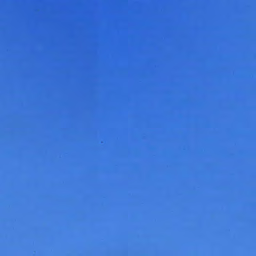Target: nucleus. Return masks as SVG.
Segmentation results:
<instances>
[{"label": "nucleus", "mask_w": 256, "mask_h": 256, "mask_svg": "<svg viewBox=\"0 0 256 256\" xmlns=\"http://www.w3.org/2000/svg\"><path fill=\"white\" fill-rule=\"evenodd\" d=\"M250 226H256V225H250Z\"/></svg>", "instance_id": "nucleus-1"}]
</instances>
